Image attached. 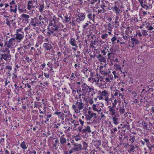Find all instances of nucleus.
Listing matches in <instances>:
<instances>
[{
    "instance_id": "obj_1",
    "label": "nucleus",
    "mask_w": 154,
    "mask_h": 154,
    "mask_svg": "<svg viewBox=\"0 0 154 154\" xmlns=\"http://www.w3.org/2000/svg\"><path fill=\"white\" fill-rule=\"evenodd\" d=\"M49 26L48 28V33L49 35L56 36L58 35L59 31V28L64 27V26L61 23L55 21L53 18L49 24Z\"/></svg>"
},
{
    "instance_id": "obj_2",
    "label": "nucleus",
    "mask_w": 154,
    "mask_h": 154,
    "mask_svg": "<svg viewBox=\"0 0 154 154\" xmlns=\"http://www.w3.org/2000/svg\"><path fill=\"white\" fill-rule=\"evenodd\" d=\"M81 95V94L79 95V99L74 103L72 106V108L74 110V112L76 113H79L81 110L83 109L85 106V105L82 102V99L80 97Z\"/></svg>"
},
{
    "instance_id": "obj_3",
    "label": "nucleus",
    "mask_w": 154,
    "mask_h": 154,
    "mask_svg": "<svg viewBox=\"0 0 154 154\" xmlns=\"http://www.w3.org/2000/svg\"><path fill=\"white\" fill-rule=\"evenodd\" d=\"M43 47L45 51H46L48 54L53 55V53L55 51L53 49V47L50 44L45 43L43 44Z\"/></svg>"
},
{
    "instance_id": "obj_4",
    "label": "nucleus",
    "mask_w": 154,
    "mask_h": 154,
    "mask_svg": "<svg viewBox=\"0 0 154 154\" xmlns=\"http://www.w3.org/2000/svg\"><path fill=\"white\" fill-rule=\"evenodd\" d=\"M15 38H11L8 41L5 42L4 47L8 48H11L15 45Z\"/></svg>"
},
{
    "instance_id": "obj_5",
    "label": "nucleus",
    "mask_w": 154,
    "mask_h": 154,
    "mask_svg": "<svg viewBox=\"0 0 154 154\" xmlns=\"http://www.w3.org/2000/svg\"><path fill=\"white\" fill-rule=\"evenodd\" d=\"M44 23V22L39 21L37 17H35L32 19L31 21V25L35 27L38 25L42 26Z\"/></svg>"
},
{
    "instance_id": "obj_6",
    "label": "nucleus",
    "mask_w": 154,
    "mask_h": 154,
    "mask_svg": "<svg viewBox=\"0 0 154 154\" xmlns=\"http://www.w3.org/2000/svg\"><path fill=\"white\" fill-rule=\"evenodd\" d=\"M119 5L120 4L119 3L115 2L114 5L112 8V9L115 12L116 15H119L120 11V6H119Z\"/></svg>"
},
{
    "instance_id": "obj_7",
    "label": "nucleus",
    "mask_w": 154,
    "mask_h": 154,
    "mask_svg": "<svg viewBox=\"0 0 154 154\" xmlns=\"http://www.w3.org/2000/svg\"><path fill=\"white\" fill-rule=\"evenodd\" d=\"M2 60H5L6 61H9L11 59V56L10 52L2 54Z\"/></svg>"
},
{
    "instance_id": "obj_8",
    "label": "nucleus",
    "mask_w": 154,
    "mask_h": 154,
    "mask_svg": "<svg viewBox=\"0 0 154 154\" xmlns=\"http://www.w3.org/2000/svg\"><path fill=\"white\" fill-rule=\"evenodd\" d=\"M15 35L16 37L15 38L17 42L19 43L21 42V40L23 38L24 34L23 32H21L20 33H16Z\"/></svg>"
},
{
    "instance_id": "obj_9",
    "label": "nucleus",
    "mask_w": 154,
    "mask_h": 154,
    "mask_svg": "<svg viewBox=\"0 0 154 154\" xmlns=\"http://www.w3.org/2000/svg\"><path fill=\"white\" fill-rule=\"evenodd\" d=\"M77 16L78 18L76 19V20L79 23L83 21L85 18V13H79Z\"/></svg>"
},
{
    "instance_id": "obj_10",
    "label": "nucleus",
    "mask_w": 154,
    "mask_h": 154,
    "mask_svg": "<svg viewBox=\"0 0 154 154\" xmlns=\"http://www.w3.org/2000/svg\"><path fill=\"white\" fill-rule=\"evenodd\" d=\"M143 127L144 129L146 130L149 129V128H150L152 126V124L149 122L148 123L146 122L145 121H142L141 123H140Z\"/></svg>"
},
{
    "instance_id": "obj_11",
    "label": "nucleus",
    "mask_w": 154,
    "mask_h": 154,
    "mask_svg": "<svg viewBox=\"0 0 154 154\" xmlns=\"http://www.w3.org/2000/svg\"><path fill=\"white\" fill-rule=\"evenodd\" d=\"M38 5V3H36L35 2H34L32 1H29L27 3V9L29 10H30L31 8H33L36 7L37 8L38 7L36 6Z\"/></svg>"
},
{
    "instance_id": "obj_12",
    "label": "nucleus",
    "mask_w": 154,
    "mask_h": 154,
    "mask_svg": "<svg viewBox=\"0 0 154 154\" xmlns=\"http://www.w3.org/2000/svg\"><path fill=\"white\" fill-rule=\"evenodd\" d=\"M73 145L74 147H72L74 151H79L83 149V148L81 144L76 143H73Z\"/></svg>"
},
{
    "instance_id": "obj_13",
    "label": "nucleus",
    "mask_w": 154,
    "mask_h": 154,
    "mask_svg": "<svg viewBox=\"0 0 154 154\" xmlns=\"http://www.w3.org/2000/svg\"><path fill=\"white\" fill-rule=\"evenodd\" d=\"M39 76H40L39 77L40 78V81H42L43 82V83H41L40 84H42L44 86L48 85V80L44 77L43 75H39Z\"/></svg>"
},
{
    "instance_id": "obj_14",
    "label": "nucleus",
    "mask_w": 154,
    "mask_h": 154,
    "mask_svg": "<svg viewBox=\"0 0 154 154\" xmlns=\"http://www.w3.org/2000/svg\"><path fill=\"white\" fill-rule=\"evenodd\" d=\"M82 90L84 93L85 94H87L88 93H89V89L91 88L85 83L82 85Z\"/></svg>"
},
{
    "instance_id": "obj_15",
    "label": "nucleus",
    "mask_w": 154,
    "mask_h": 154,
    "mask_svg": "<svg viewBox=\"0 0 154 154\" xmlns=\"http://www.w3.org/2000/svg\"><path fill=\"white\" fill-rule=\"evenodd\" d=\"M87 13L88 14L87 17L89 20H92L93 22H94L95 19V14L94 13L93 14L91 12L89 11L87 12Z\"/></svg>"
},
{
    "instance_id": "obj_16",
    "label": "nucleus",
    "mask_w": 154,
    "mask_h": 154,
    "mask_svg": "<svg viewBox=\"0 0 154 154\" xmlns=\"http://www.w3.org/2000/svg\"><path fill=\"white\" fill-rule=\"evenodd\" d=\"M18 52L16 54V55H23L25 52L24 47L23 46L19 47L17 49Z\"/></svg>"
},
{
    "instance_id": "obj_17",
    "label": "nucleus",
    "mask_w": 154,
    "mask_h": 154,
    "mask_svg": "<svg viewBox=\"0 0 154 154\" xmlns=\"http://www.w3.org/2000/svg\"><path fill=\"white\" fill-rule=\"evenodd\" d=\"M26 8L25 5H23L20 4L18 5L17 9L19 10L20 13H23L24 10H25Z\"/></svg>"
},
{
    "instance_id": "obj_18",
    "label": "nucleus",
    "mask_w": 154,
    "mask_h": 154,
    "mask_svg": "<svg viewBox=\"0 0 154 154\" xmlns=\"http://www.w3.org/2000/svg\"><path fill=\"white\" fill-rule=\"evenodd\" d=\"M54 114L57 115L58 117L60 118L62 120H64L65 115L62 112H56L54 113Z\"/></svg>"
},
{
    "instance_id": "obj_19",
    "label": "nucleus",
    "mask_w": 154,
    "mask_h": 154,
    "mask_svg": "<svg viewBox=\"0 0 154 154\" xmlns=\"http://www.w3.org/2000/svg\"><path fill=\"white\" fill-rule=\"evenodd\" d=\"M83 134H86L87 133H90L91 131V128L89 126H87L86 127H84V128L82 129Z\"/></svg>"
},
{
    "instance_id": "obj_20",
    "label": "nucleus",
    "mask_w": 154,
    "mask_h": 154,
    "mask_svg": "<svg viewBox=\"0 0 154 154\" xmlns=\"http://www.w3.org/2000/svg\"><path fill=\"white\" fill-rule=\"evenodd\" d=\"M76 41L75 38H72L70 39L69 43L72 46H75L76 48L78 47L77 45L76 44Z\"/></svg>"
},
{
    "instance_id": "obj_21",
    "label": "nucleus",
    "mask_w": 154,
    "mask_h": 154,
    "mask_svg": "<svg viewBox=\"0 0 154 154\" xmlns=\"http://www.w3.org/2000/svg\"><path fill=\"white\" fill-rule=\"evenodd\" d=\"M130 125H129V123H127L126 124H124L123 126L121 128L122 131H125L126 130H129L130 129Z\"/></svg>"
},
{
    "instance_id": "obj_22",
    "label": "nucleus",
    "mask_w": 154,
    "mask_h": 154,
    "mask_svg": "<svg viewBox=\"0 0 154 154\" xmlns=\"http://www.w3.org/2000/svg\"><path fill=\"white\" fill-rule=\"evenodd\" d=\"M108 108H109V111L110 112L111 115H115L116 113V108H113L110 106H109Z\"/></svg>"
},
{
    "instance_id": "obj_23",
    "label": "nucleus",
    "mask_w": 154,
    "mask_h": 154,
    "mask_svg": "<svg viewBox=\"0 0 154 154\" xmlns=\"http://www.w3.org/2000/svg\"><path fill=\"white\" fill-rule=\"evenodd\" d=\"M97 92L96 90L94 89L93 88H91L89 90L88 94H91L92 96H93L94 94H96Z\"/></svg>"
},
{
    "instance_id": "obj_24",
    "label": "nucleus",
    "mask_w": 154,
    "mask_h": 154,
    "mask_svg": "<svg viewBox=\"0 0 154 154\" xmlns=\"http://www.w3.org/2000/svg\"><path fill=\"white\" fill-rule=\"evenodd\" d=\"M60 145H63L66 143V138L63 136H61L60 138Z\"/></svg>"
},
{
    "instance_id": "obj_25",
    "label": "nucleus",
    "mask_w": 154,
    "mask_h": 154,
    "mask_svg": "<svg viewBox=\"0 0 154 154\" xmlns=\"http://www.w3.org/2000/svg\"><path fill=\"white\" fill-rule=\"evenodd\" d=\"M105 56L104 57H103L101 54H99L98 55L97 58L100 61L105 62H106V59L105 58Z\"/></svg>"
},
{
    "instance_id": "obj_26",
    "label": "nucleus",
    "mask_w": 154,
    "mask_h": 154,
    "mask_svg": "<svg viewBox=\"0 0 154 154\" xmlns=\"http://www.w3.org/2000/svg\"><path fill=\"white\" fill-rule=\"evenodd\" d=\"M89 23H91V22L90 21H87V22L86 23L82 26L83 30L84 31H86L88 29L89 27Z\"/></svg>"
},
{
    "instance_id": "obj_27",
    "label": "nucleus",
    "mask_w": 154,
    "mask_h": 154,
    "mask_svg": "<svg viewBox=\"0 0 154 154\" xmlns=\"http://www.w3.org/2000/svg\"><path fill=\"white\" fill-rule=\"evenodd\" d=\"M113 123L116 125H117L119 123L118 118L115 115L112 118Z\"/></svg>"
},
{
    "instance_id": "obj_28",
    "label": "nucleus",
    "mask_w": 154,
    "mask_h": 154,
    "mask_svg": "<svg viewBox=\"0 0 154 154\" xmlns=\"http://www.w3.org/2000/svg\"><path fill=\"white\" fill-rule=\"evenodd\" d=\"M119 139L120 140L124 139H126V141H127L128 140V137L124 134H122L119 135Z\"/></svg>"
},
{
    "instance_id": "obj_29",
    "label": "nucleus",
    "mask_w": 154,
    "mask_h": 154,
    "mask_svg": "<svg viewBox=\"0 0 154 154\" xmlns=\"http://www.w3.org/2000/svg\"><path fill=\"white\" fill-rule=\"evenodd\" d=\"M20 146L23 150H25L27 149V146L26 145V142L24 141L22 142Z\"/></svg>"
},
{
    "instance_id": "obj_30",
    "label": "nucleus",
    "mask_w": 154,
    "mask_h": 154,
    "mask_svg": "<svg viewBox=\"0 0 154 154\" xmlns=\"http://www.w3.org/2000/svg\"><path fill=\"white\" fill-rule=\"evenodd\" d=\"M107 55L108 58L110 60H113V59L115 57V54L113 53H109L107 54Z\"/></svg>"
},
{
    "instance_id": "obj_31",
    "label": "nucleus",
    "mask_w": 154,
    "mask_h": 154,
    "mask_svg": "<svg viewBox=\"0 0 154 154\" xmlns=\"http://www.w3.org/2000/svg\"><path fill=\"white\" fill-rule=\"evenodd\" d=\"M136 140V137L134 135H131L130 137L129 141L132 144L135 142Z\"/></svg>"
},
{
    "instance_id": "obj_32",
    "label": "nucleus",
    "mask_w": 154,
    "mask_h": 154,
    "mask_svg": "<svg viewBox=\"0 0 154 154\" xmlns=\"http://www.w3.org/2000/svg\"><path fill=\"white\" fill-rule=\"evenodd\" d=\"M45 7L44 3H41L39 4V11L41 12H42L44 10Z\"/></svg>"
},
{
    "instance_id": "obj_33",
    "label": "nucleus",
    "mask_w": 154,
    "mask_h": 154,
    "mask_svg": "<svg viewBox=\"0 0 154 154\" xmlns=\"http://www.w3.org/2000/svg\"><path fill=\"white\" fill-rule=\"evenodd\" d=\"M17 83H15L14 85V86L15 88V89L14 90V91L15 92H16V91H17V92L16 94H18V92L20 91V87L19 86H18L17 85Z\"/></svg>"
},
{
    "instance_id": "obj_34",
    "label": "nucleus",
    "mask_w": 154,
    "mask_h": 154,
    "mask_svg": "<svg viewBox=\"0 0 154 154\" xmlns=\"http://www.w3.org/2000/svg\"><path fill=\"white\" fill-rule=\"evenodd\" d=\"M94 145L96 146V148L98 149L99 146L100 145L101 143L98 140L94 141Z\"/></svg>"
},
{
    "instance_id": "obj_35",
    "label": "nucleus",
    "mask_w": 154,
    "mask_h": 154,
    "mask_svg": "<svg viewBox=\"0 0 154 154\" xmlns=\"http://www.w3.org/2000/svg\"><path fill=\"white\" fill-rule=\"evenodd\" d=\"M0 51L2 52L3 53H5V52H7L6 53L10 52V51L9 49V48L8 47H5V49H2Z\"/></svg>"
},
{
    "instance_id": "obj_36",
    "label": "nucleus",
    "mask_w": 154,
    "mask_h": 154,
    "mask_svg": "<svg viewBox=\"0 0 154 154\" xmlns=\"http://www.w3.org/2000/svg\"><path fill=\"white\" fill-rule=\"evenodd\" d=\"M64 18H65V20H64L63 21V22H65L66 23H68L71 20L70 16L68 17L67 16H66L64 17Z\"/></svg>"
},
{
    "instance_id": "obj_37",
    "label": "nucleus",
    "mask_w": 154,
    "mask_h": 154,
    "mask_svg": "<svg viewBox=\"0 0 154 154\" xmlns=\"http://www.w3.org/2000/svg\"><path fill=\"white\" fill-rule=\"evenodd\" d=\"M57 61L56 60L54 61V62L50 61L47 64V65H48V64H51L54 68H56V66L55 64H56Z\"/></svg>"
},
{
    "instance_id": "obj_38",
    "label": "nucleus",
    "mask_w": 154,
    "mask_h": 154,
    "mask_svg": "<svg viewBox=\"0 0 154 154\" xmlns=\"http://www.w3.org/2000/svg\"><path fill=\"white\" fill-rule=\"evenodd\" d=\"M131 39L132 42H133L135 43V44L137 45L139 44V40L137 39H136V38H131Z\"/></svg>"
},
{
    "instance_id": "obj_39",
    "label": "nucleus",
    "mask_w": 154,
    "mask_h": 154,
    "mask_svg": "<svg viewBox=\"0 0 154 154\" xmlns=\"http://www.w3.org/2000/svg\"><path fill=\"white\" fill-rule=\"evenodd\" d=\"M125 109L124 108V106H123L122 107H120L119 109V112L121 115L123 114L125 111Z\"/></svg>"
},
{
    "instance_id": "obj_40",
    "label": "nucleus",
    "mask_w": 154,
    "mask_h": 154,
    "mask_svg": "<svg viewBox=\"0 0 154 154\" xmlns=\"http://www.w3.org/2000/svg\"><path fill=\"white\" fill-rule=\"evenodd\" d=\"M77 74L75 73H72L71 74V77L70 78V80H74V79L75 78V77H77Z\"/></svg>"
},
{
    "instance_id": "obj_41",
    "label": "nucleus",
    "mask_w": 154,
    "mask_h": 154,
    "mask_svg": "<svg viewBox=\"0 0 154 154\" xmlns=\"http://www.w3.org/2000/svg\"><path fill=\"white\" fill-rule=\"evenodd\" d=\"M85 119L87 121L88 120H90L91 119V117L90 115H88L87 114H86L85 115Z\"/></svg>"
},
{
    "instance_id": "obj_42",
    "label": "nucleus",
    "mask_w": 154,
    "mask_h": 154,
    "mask_svg": "<svg viewBox=\"0 0 154 154\" xmlns=\"http://www.w3.org/2000/svg\"><path fill=\"white\" fill-rule=\"evenodd\" d=\"M21 16L23 18H24L26 20V19H28L29 17V15L24 14H22L21 15Z\"/></svg>"
},
{
    "instance_id": "obj_43",
    "label": "nucleus",
    "mask_w": 154,
    "mask_h": 154,
    "mask_svg": "<svg viewBox=\"0 0 154 154\" xmlns=\"http://www.w3.org/2000/svg\"><path fill=\"white\" fill-rule=\"evenodd\" d=\"M108 92L106 91H103L101 94L102 96H106L108 95Z\"/></svg>"
},
{
    "instance_id": "obj_44",
    "label": "nucleus",
    "mask_w": 154,
    "mask_h": 154,
    "mask_svg": "<svg viewBox=\"0 0 154 154\" xmlns=\"http://www.w3.org/2000/svg\"><path fill=\"white\" fill-rule=\"evenodd\" d=\"M5 68L8 70V72H10L12 69V67L9 65H7L5 66Z\"/></svg>"
},
{
    "instance_id": "obj_45",
    "label": "nucleus",
    "mask_w": 154,
    "mask_h": 154,
    "mask_svg": "<svg viewBox=\"0 0 154 154\" xmlns=\"http://www.w3.org/2000/svg\"><path fill=\"white\" fill-rule=\"evenodd\" d=\"M120 145H122L124 146L126 148L127 146H129V145L128 143V142H126L125 143L123 142H122L121 143Z\"/></svg>"
},
{
    "instance_id": "obj_46",
    "label": "nucleus",
    "mask_w": 154,
    "mask_h": 154,
    "mask_svg": "<svg viewBox=\"0 0 154 154\" xmlns=\"http://www.w3.org/2000/svg\"><path fill=\"white\" fill-rule=\"evenodd\" d=\"M83 128V126H79L78 128L77 131L79 132V134L80 133L83 134L82 133V129Z\"/></svg>"
},
{
    "instance_id": "obj_47",
    "label": "nucleus",
    "mask_w": 154,
    "mask_h": 154,
    "mask_svg": "<svg viewBox=\"0 0 154 154\" xmlns=\"http://www.w3.org/2000/svg\"><path fill=\"white\" fill-rule=\"evenodd\" d=\"M141 6L143 8L146 9V10H147L149 8V7L147 5L141 4Z\"/></svg>"
},
{
    "instance_id": "obj_48",
    "label": "nucleus",
    "mask_w": 154,
    "mask_h": 154,
    "mask_svg": "<svg viewBox=\"0 0 154 154\" xmlns=\"http://www.w3.org/2000/svg\"><path fill=\"white\" fill-rule=\"evenodd\" d=\"M63 93L61 92H60L58 93L56 96L57 97V99H59L63 96Z\"/></svg>"
},
{
    "instance_id": "obj_49",
    "label": "nucleus",
    "mask_w": 154,
    "mask_h": 154,
    "mask_svg": "<svg viewBox=\"0 0 154 154\" xmlns=\"http://www.w3.org/2000/svg\"><path fill=\"white\" fill-rule=\"evenodd\" d=\"M117 40V38L115 35H114L111 39V42L112 43H114L115 42V41Z\"/></svg>"
},
{
    "instance_id": "obj_50",
    "label": "nucleus",
    "mask_w": 154,
    "mask_h": 154,
    "mask_svg": "<svg viewBox=\"0 0 154 154\" xmlns=\"http://www.w3.org/2000/svg\"><path fill=\"white\" fill-rule=\"evenodd\" d=\"M74 67L75 69L76 70H78L80 68V66L79 65V64H78L77 63L75 64L74 65Z\"/></svg>"
},
{
    "instance_id": "obj_51",
    "label": "nucleus",
    "mask_w": 154,
    "mask_h": 154,
    "mask_svg": "<svg viewBox=\"0 0 154 154\" xmlns=\"http://www.w3.org/2000/svg\"><path fill=\"white\" fill-rule=\"evenodd\" d=\"M142 33L144 36H146L148 35L147 31L144 30H142Z\"/></svg>"
},
{
    "instance_id": "obj_52",
    "label": "nucleus",
    "mask_w": 154,
    "mask_h": 154,
    "mask_svg": "<svg viewBox=\"0 0 154 154\" xmlns=\"http://www.w3.org/2000/svg\"><path fill=\"white\" fill-rule=\"evenodd\" d=\"M114 66L117 70H120L121 69V67L119 65L115 64Z\"/></svg>"
},
{
    "instance_id": "obj_53",
    "label": "nucleus",
    "mask_w": 154,
    "mask_h": 154,
    "mask_svg": "<svg viewBox=\"0 0 154 154\" xmlns=\"http://www.w3.org/2000/svg\"><path fill=\"white\" fill-rule=\"evenodd\" d=\"M52 116V115L51 114H49L47 116V118L46 119V120L48 122H50L49 119Z\"/></svg>"
},
{
    "instance_id": "obj_54",
    "label": "nucleus",
    "mask_w": 154,
    "mask_h": 154,
    "mask_svg": "<svg viewBox=\"0 0 154 154\" xmlns=\"http://www.w3.org/2000/svg\"><path fill=\"white\" fill-rule=\"evenodd\" d=\"M44 17H43L42 16H41V15H40L38 17V20H39V21L40 22H44L43 20L44 19Z\"/></svg>"
},
{
    "instance_id": "obj_55",
    "label": "nucleus",
    "mask_w": 154,
    "mask_h": 154,
    "mask_svg": "<svg viewBox=\"0 0 154 154\" xmlns=\"http://www.w3.org/2000/svg\"><path fill=\"white\" fill-rule=\"evenodd\" d=\"M45 77L48 80V79L49 77V74L48 73L45 72L43 74Z\"/></svg>"
},
{
    "instance_id": "obj_56",
    "label": "nucleus",
    "mask_w": 154,
    "mask_h": 154,
    "mask_svg": "<svg viewBox=\"0 0 154 154\" xmlns=\"http://www.w3.org/2000/svg\"><path fill=\"white\" fill-rule=\"evenodd\" d=\"M108 34H103L101 35V37L103 39H105L107 37Z\"/></svg>"
},
{
    "instance_id": "obj_57",
    "label": "nucleus",
    "mask_w": 154,
    "mask_h": 154,
    "mask_svg": "<svg viewBox=\"0 0 154 154\" xmlns=\"http://www.w3.org/2000/svg\"><path fill=\"white\" fill-rule=\"evenodd\" d=\"M83 145L85 149L86 150L87 149V147L88 146V143L86 142H83Z\"/></svg>"
},
{
    "instance_id": "obj_58",
    "label": "nucleus",
    "mask_w": 154,
    "mask_h": 154,
    "mask_svg": "<svg viewBox=\"0 0 154 154\" xmlns=\"http://www.w3.org/2000/svg\"><path fill=\"white\" fill-rule=\"evenodd\" d=\"M23 29L21 28H20L19 29H17L16 30V33H17V32H18V33H20L21 32H23L22 31Z\"/></svg>"
},
{
    "instance_id": "obj_59",
    "label": "nucleus",
    "mask_w": 154,
    "mask_h": 154,
    "mask_svg": "<svg viewBox=\"0 0 154 154\" xmlns=\"http://www.w3.org/2000/svg\"><path fill=\"white\" fill-rule=\"evenodd\" d=\"M97 106L96 105L93 104L92 106V109L95 111H97Z\"/></svg>"
},
{
    "instance_id": "obj_60",
    "label": "nucleus",
    "mask_w": 154,
    "mask_h": 154,
    "mask_svg": "<svg viewBox=\"0 0 154 154\" xmlns=\"http://www.w3.org/2000/svg\"><path fill=\"white\" fill-rule=\"evenodd\" d=\"M35 35V34L33 33L32 34V35L31 34L30 35H29V38L30 39H33L35 38L34 36Z\"/></svg>"
},
{
    "instance_id": "obj_61",
    "label": "nucleus",
    "mask_w": 154,
    "mask_h": 154,
    "mask_svg": "<svg viewBox=\"0 0 154 154\" xmlns=\"http://www.w3.org/2000/svg\"><path fill=\"white\" fill-rule=\"evenodd\" d=\"M105 12V11L103 10L102 9L98 10V11H97L98 14H99L101 13H104Z\"/></svg>"
},
{
    "instance_id": "obj_62",
    "label": "nucleus",
    "mask_w": 154,
    "mask_h": 154,
    "mask_svg": "<svg viewBox=\"0 0 154 154\" xmlns=\"http://www.w3.org/2000/svg\"><path fill=\"white\" fill-rule=\"evenodd\" d=\"M36 151L35 150L31 151L30 150H29V153L30 154H36Z\"/></svg>"
},
{
    "instance_id": "obj_63",
    "label": "nucleus",
    "mask_w": 154,
    "mask_h": 154,
    "mask_svg": "<svg viewBox=\"0 0 154 154\" xmlns=\"http://www.w3.org/2000/svg\"><path fill=\"white\" fill-rule=\"evenodd\" d=\"M60 123H57V124H54V128L57 129H58L59 128L58 126H60Z\"/></svg>"
},
{
    "instance_id": "obj_64",
    "label": "nucleus",
    "mask_w": 154,
    "mask_h": 154,
    "mask_svg": "<svg viewBox=\"0 0 154 154\" xmlns=\"http://www.w3.org/2000/svg\"><path fill=\"white\" fill-rule=\"evenodd\" d=\"M123 38L125 40L127 41L128 39L129 38V37L126 35H123Z\"/></svg>"
}]
</instances>
